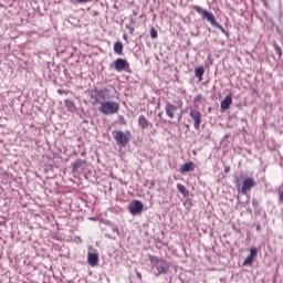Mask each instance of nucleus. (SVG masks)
Wrapping results in <instances>:
<instances>
[{
	"label": "nucleus",
	"mask_w": 283,
	"mask_h": 283,
	"mask_svg": "<svg viewBox=\"0 0 283 283\" xmlns=\"http://www.w3.org/2000/svg\"><path fill=\"white\" fill-rule=\"evenodd\" d=\"M97 96H99V98H105V92L104 91L97 92Z\"/></svg>",
	"instance_id": "c756f323"
},
{
	"label": "nucleus",
	"mask_w": 283,
	"mask_h": 283,
	"mask_svg": "<svg viewBox=\"0 0 283 283\" xmlns=\"http://www.w3.org/2000/svg\"><path fill=\"white\" fill-rule=\"evenodd\" d=\"M64 105H65V107H67L69 112L76 111V106L74 105V102L72 99H65Z\"/></svg>",
	"instance_id": "aec40b11"
},
{
	"label": "nucleus",
	"mask_w": 283,
	"mask_h": 283,
	"mask_svg": "<svg viewBox=\"0 0 283 283\" xmlns=\"http://www.w3.org/2000/svg\"><path fill=\"white\" fill-rule=\"evenodd\" d=\"M258 182H255L254 178H249V189H253V187H256Z\"/></svg>",
	"instance_id": "a878e982"
},
{
	"label": "nucleus",
	"mask_w": 283,
	"mask_h": 283,
	"mask_svg": "<svg viewBox=\"0 0 283 283\" xmlns=\"http://www.w3.org/2000/svg\"><path fill=\"white\" fill-rule=\"evenodd\" d=\"M87 264H90V266H98V253L88 252Z\"/></svg>",
	"instance_id": "9b49d317"
},
{
	"label": "nucleus",
	"mask_w": 283,
	"mask_h": 283,
	"mask_svg": "<svg viewBox=\"0 0 283 283\" xmlns=\"http://www.w3.org/2000/svg\"><path fill=\"white\" fill-rule=\"evenodd\" d=\"M111 69L116 72H127V74H132V67L129 62L125 59L118 57L111 63Z\"/></svg>",
	"instance_id": "39448f33"
},
{
	"label": "nucleus",
	"mask_w": 283,
	"mask_h": 283,
	"mask_svg": "<svg viewBox=\"0 0 283 283\" xmlns=\"http://www.w3.org/2000/svg\"><path fill=\"white\" fill-rule=\"evenodd\" d=\"M98 112L104 114V116H112V114H118L120 109V104L116 101H104L99 103Z\"/></svg>",
	"instance_id": "f03ea898"
},
{
	"label": "nucleus",
	"mask_w": 283,
	"mask_h": 283,
	"mask_svg": "<svg viewBox=\"0 0 283 283\" xmlns=\"http://www.w3.org/2000/svg\"><path fill=\"white\" fill-rule=\"evenodd\" d=\"M91 98H92V104L93 105H98V103L101 104V102L98 101V93L96 94V93H92L91 94Z\"/></svg>",
	"instance_id": "4be33fe9"
},
{
	"label": "nucleus",
	"mask_w": 283,
	"mask_h": 283,
	"mask_svg": "<svg viewBox=\"0 0 283 283\" xmlns=\"http://www.w3.org/2000/svg\"><path fill=\"white\" fill-rule=\"evenodd\" d=\"M219 283H229V281H227V279H224V277H221V279L219 280Z\"/></svg>",
	"instance_id": "f704fd0d"
},
{
	"label": "nucleus",
	"mask_w": 283,
	"mask_h": 283,
	"mask_svg": "<svg viewBox=\"0 0 283 283\" xmlns=\"http://www.w3.org/2000/svg\"><path fill=\"white\" fill-rule=\"evenodd\" d=\"M134 25H136V20L134 18H130V24H126V30H129V34H134Z\"/></svg>",
	"instance_id": "412c9836"
},
{
	"label": "nucleus",
	"mask_w": 283,
	"mask_h": 283,
	"mask_svg": "<svg viewBox=\"0 0 283 283\" xmlns=\"http://www.w3.org/2000/svg\"><path fill=\"white\" fill-rule=\"evenodd\" d=\"M177 190L180 195L184 196V198H189V190H187V187L182 184H177Z\"/></svg>",
	"instance_id": "dca6fc26"
},
{
	"label": "nucleus",
	"mask_w": 283,
	"mask_h": 283,
	"mask_svg": "<svg viewBox=\"0 0 283 283\" xmlns=\"http://www.w3.org/2000/svg\"><path fill=\"white\" fill-rule=\"evenodd\" d=\"M124 39H127V35H124Z\"/></svg>",
	"instance_id": "79ce46f5"
},
{
	"label": "nucleus",
	"mask_w": 283,
	"mask_h": 283,
	"mask_svg": "<svg viewBox=\"0 0 283 283\" xmlns=\"http://www.w3.org/2000/svg\"><path fill=\"white\" fill-rule=\"evenodd\" d=\"M112 136L119 147H127L129 144V132L124 133L123 130H113Z\"/></svg>",
	"instance_id": "423d86ee"
},
{
	"label": "nucleus",
	"mask_w": 283,
	"mask_h": 283,
	"mask_svg": "<svg viewBox=\"0 0 283 283\" xmlns=\"http://www.w3.org/2000/svg\"><path fill=\"white\" fill-rule=\"evenodd\" d=\"M176 109H178L176 105L171 104L170 102L166 103L165 112L168 118H174V112H176Z\"/></svg>",
	"instance_id": "ddd939ff"
},
{
	"label": "nucleus",
	"mask_w": 283,
	"mask_h": 283,
	"mask_svg": "<svg viewBox=\"0 0 283 283\" xmlns=\"http://www.w3.org/2000/svg\"><path fill=\"white\" fill-rule=\"evenodd\" d=\"M138 125L142 129H147V127H154V124L149 123V119L145 115L138 117Z\"/></svg>",
	"instance_id": "f8f14e48"
},
{
	"label": "nucleus",
	"mask_w": 283,
	"mask_h": 283,
	"mask_svg": "<svg viewBox=\"0 0 283 283\" xmlns=\"http://www.w3.org/2000/svg\"><path fill=\"white\" fill-rule=\"evenodd\" d=\"M190 118L193 120V127L197 132L200 129V125L202 124V113L198 109L190 111Z\"/></svg>",
	"instance_id": "0eeeda50"
},
{
	"label": "nucleus",
	"mask_w": 283,
	"mask_h": 283,
	"mask_svg": "<svg viewBox=\"0 0 283 283\" xmlns=\"http://www.w3.org/2000/svg\"><path fill=\"white\" fill-rule=\"evenodd\" d=\"M119 120H120V124H122V125H125V117L120 116V117H119Z\"/></svg>",
	"instance_id": "c9c22d12"
},
{
	"label": "nucleus",
	"mask_w": 283,
	"mask_h": 283,
	"mask_svg": "<svg viewBox=\"0 0 283 283\" xmlns=\"http://www.w3.org/2000/svg\"><path fill=\"white\" fill-rule=\"evenodd\" d=\"M252 207H254V209H258L260 207V201L253 199L252 200Z\"/></svg>",
	"instance_id": "cd10ccee"
},
{
	"label": "nucleus",
	"mask_w": 283,
	"mask_h": 283,
	"mask_svg": "<svg viewBox=\"0 0 283 283\" xmlns=\"http://www.w3.org/2000/svg\"><path fill=\"white\" fill-rule=\"evenodd\" d=\"M136 275H137L138 280H143V274L140 272L136 271Z\"/></svg>",
	"instance_id": "473e14b6"
},
{
	"label": "nucleus",
	"mask_w": 283,
	"mask_h": 283,
	"mask_svg": "<svg viewBox=\"0 0 283 283\" xmlns=\"http://www.w3.org/2000/svg\"><path fill=\"white\" fill-rule=\"evenodd\" d=\"M237 187L239 188L240 196H247L249 191V178L242 180V177L237 178Z\"/></svg>",
	"instance_id": "1a4fd4ad"
},
{
	"label": "nucleus",
	"mask_w": 283,
	"mask_h": 283,
	"mask_svg": "<svg viewBox=\"0 0 283 283\" xmlns=\"http://www.w3.org/2000/svg\"><path fill=\"white\" fill-rule=\"evenodd\" d=\"M273 48H274L276 54L279 55V59H282V54H283L282 48H280V45H277V43H274Z\"/></svg>",
	"instance_id": "5701e85b"
},
{
	"label": "nucleus",
	"mask_w": 283,
	"mask_h": 283,
	"mask_svg": "<svg viewBox=\"0 0 283 283\" xmlns=\"http://www.w3.org/2000/svg\"><path fill=\"white\" fill-rule=\"evenodd\" d=\"M112 231H113V233H117V235L120 233L118 231V226H112Z\"/></svg>",
	"instance_id": "c85d7f7f"
},
{
	"label": "nucleus",
	"mask_w": 283,
	"mask_h": 283,
	"mask_svg": "<svg viewBox=\"0 0 283 283\" xmlns=\"http://www.w3.org/2000/svg\"><path fill=\"white\" fill-rule=\"evenodd\" d=\"M256 210L255 211H258V208H255Z\"/></svg>",
	"instance_id": "c03bdc74"
},
{
	"label": "nucleus",
	"mask_w": 283,
	"mask_h": 283,
	"mask_svg": "<svg viewBox=\"0 0 283 283\" xmlns=\"http://www.w3.org/2000/svg\"><path fill=\"white\" fill-rule=\"evenodd\" d=\"M77 3H90V1H93V0H76Z\"/></svg>",
	"instance_id": "7c9ffc66"
},
{
	"label": "nucleus",
	"mask_w": 283,
	"mask_h": 283,
	"mask_svg": "<svg viewBox=\"0 0 283 283\" xmlns=\"http://www.w3.org/2000/svg\"><path fill=\"white\" fill-rule=\"evenodd\" d=\"M114 52L118 56H120V54H123V42H120V41L115 42V44H114Z\"/></svg>",
	"instance_id": "6ab92c4d"
},
{
	"label": "nucleus",
	"mask_w": 283,
	"mask_h": 283,
	"mask_svg": "<svg viewBox=\"0 0 283 283\" xmlns=\"http://www.w3.org/2000/svg\"><path fill=\"white\" fill-rule=\"evenodd\" d=\"M193 169H196V164H193V161H189V163L184 164L180 167L179 171H180V174H187L189 171H193Z\"/></svg>",
	"instance_id": "4468645a"
},
{
	"label": "nucleus",
	"mask_w": 283,
	"mask_h": 283,
	"mask_svg": "<svg viewBox=\"0 0 283 283\" xmlns=\"http://www.w3.org/2000/svg\"><path fill=\"white\" fill-rule=\"evenodd\" d=\"M233 103V97L231 95H227L222 101H221V109L227 111L229 107H231V104Z\"/></svg>",
	"instance_id": "2eb2a0df"
},
{
	"label": "nucleus",
	"mask_w": 283,
	"mask_h": 283,
	"mask_svg": "<svg viewBox=\"0 0 283 283\" xmlns=\"http://www.w3.org/2000/svg\"><path fill=\"white\" fill-rule=\"evenodd\" d=\"M148 260L151 266H154V269H156L157 271L156 277H158L159 275H167L169 273V269H171V263H169L167 260L158 258L154 254H149Z\"/></svg>",
	"instance_id": "f257e3e1"
},
{
	"label": "nucleus",
	"mask_w": 283,
	"mask_h": 283,
	"mask_svg": "<svg viewBox=\"0 0 283 283\" xmlns=\"http://www.w3.org/2000/svg\"><path fill=\"white\" fill-rule=\"evenodd\" d=\"M230 170H231V167L224 166V174H229Z\"/></svg>",
	"instance_id": "2f4dec72"
},
{
	"label": "nucleus",
	"mask_w": 283,
	"mask_h": 283,
	"mask_svg": "<svg viewBox=\"0 0 283 283\" xmlns=\"http://www.w3.org/2000/svg\"><path fill=\"white\" fill-rule=\"evenodd\" d=\"M150 36L153 39H158V31L155 28L150 29Z\"/></svg>",
	"instance_id": "bb28decb"
},
{
	"label": "nucleus",
	"mask_w": 283,
	"mask_h": 283,
	"mask_svg": "<svg viewBox=\"0 0 283 283\" xmlns=\"http://www.w3.org/2000/svg\"><path fill=\"white\" fill-rule=\"evenodd\" d=\"M64 74H67V70H64Z\"/></svg>",
	"instance_id": "ea45409f"
},
{
	"label": "nucleus",
	"mask_w": 283,
	"mask_h": 283,
	"mask_svg": "<svg viewBox=\"0 0 283 283\" xmlns=\"http://www.w3.org/2000/svg\"><path fill=\"white\" fill-rule=\"evenodd\" d=\"M85 165H87L85 159L77 158L72 163V174H78L81 169H85Z\"/></svg>",
	"instance_id": "9d476101"
},
{
	"label": "nucleus",
	"mask_w": 283,
	"mask_h": 283,
	"mask_svg": "<svg viewBox=\"0 0 283 283\" xmlns=\"http://www.w3.org/2000/svg\"><path fill=\"white\" fill-rule=\"evenodd\" d=\"M255 258H258V248H251L250 255H249V264H253V262L255 261Z\"/></svg>",
	"instance_id": "f3484780"
},
{
	"label": "nucleus",
	"mask_w": 283,
	"mask_h": 283,
	"mask_svg": "<svg viewBox=\"0 0 283 283\" xmlns=\"http://www.w3.org/2000/svg\"><path fill=\"white\" fill-rule=\"evenodd\" d=\"M195 75L198 81H202V76H205V66H198L195 69Z\"/></svg>",
	"instance_id": "a211bd4d"
},
{
	"label": "nucleus",
	"mask_w": 283,
	"mask_h": 283,
	"mask_svg": "<svg viewBox=\"0 0 283 283\" xmlns=\"http://www.w3.org/2000/svg\"><path fill=\"white\" fill-rule=\"evenodd\" d=\"M260 229H261V227H260V226H258V227H256V231H260Z\"/></svg>",
	"instance_id": "58836bf2"
},
{
	"label": "nucleus",
	"mask_w": 283,
	"mask_h": 283,
	"mask_svg": "<svg viewBox=\"0 0 283 283\" xmlns=\"http://www.w3.org/2000/svg\"><path fill=\"white\" fill-rule=\"evenodd\" d=\"M144 207L143 201L135 200L129 205L128 211L132 216H138V213H143Z\"/></svg>",
	"instance_id": "6e6552de"
},
{
	"label": "nucleus",
	"mask_w": 283,
	"mask_h": 283,
	"mask_svg": "<svg viewBox=\"0 0 283 283\" xmlns=\"http://www.w3.org/2000/svg\"><path fill=\"white\" fill-rule=\"evenodd\" d=\"M247 264H249V256H247L243 261V266H247Z\"/></svg>",
	"instance_id": "72a5a7b5"
},
{
	"label": "nucleus",
	"mask_w": 283,
	"mask_h": 283,
	"mask_svg": "<svg viewBox=\"0 0 283 283\" xmlns=\"http://www.w3.org/2000/svg\"><path fill=\"white\" fill-rule=\"evenodd\" d=\"M57 93L59 94H63V90H57Z\"/></svg>",
	"instance_id": "4c0bfd02"
},
{
	"label": "nucleus",
	"mask_w": 283,
	"mask_h": 283,
	"mask_svg": "<svg viewBox=\"0 0 283 283\" xmlns=\"http://www.w3.org/2000/svg\"><path fill=\"white\" fill-rule=\"evenodd\" d=\"M192 10H196L198 14L202 17L208 23L212 25V28H216L218 25V21L216 20V15H213L212 12H209L207 9H202V7L198 4L191 6Z\"/></svg>",
	"instance_id": "7ed1b4c3"
},
{
	"label": "nucleus",
	"mask_w": 283,
	"mask_h": 283,
	"mask_svg": "<svg viewBox=\"0 0 283 283\" xmlns=\"http://www.w3.org/2000/svg\"><path fill=\"white\" fill-rule=\"evenodd\" d=\"M184 207H185V209H187L189 211L191 209V207H193V203L191 202V199H187L184 202Z\"/></svg>",
	"instance_id": "393cba45"
},
{
	"label": "nucleus",
	"mask_w": 283,
	"mask_h": 283,
	"mask_svg": "<svg viewBox=\"0 0 283 283\" xmlns=\"http://www.w3.org/2000/svg\"><path fill=\"white\" fill-rule=\"evenodd\" d=\"M217 30H220L222 32V34H224L227 36V39H229V32L227 30H224V28L222 25H220V23L217 24Z\"/></svg>",
	"instance_id": "b1692460"
},
{
	"label": "nucleus",
	"mask_w": 283,
	"mask_h": 283,
	"mask_svg": "<svg viewBox=\"0 0 283 283\" xmlns=\"http://www.w3.org/2000/svg\"><path fill=\"white\" fill-rule=\"evenodd\" d=\"M202 98V95H197L196 101H200Z\"/></svg>",
	"instance_id": "e433bc0d"
},
{
	"label": "nucleus",
	"mask_w": 283,
	"mask_h": 283,
	"mask_svg": "<svg viewBox=\"0 0 283 283\" xmlns=\"http://www.w3.org/2000/svg\"><path fill=\"white\" fill-rule=\"evenodd\" d=\"M159 117H161L163 116V113H159V115H158Z\"/></svg>",
	"instance_id": "a19ab883"
},
{
	"label": "nucleus",
	"mask_w": 283,
	"mask_h": 283,
	"mask_svg": "<svg viewBox=\"0 0 283 283\" xmlns=\"http://www.w3.org/2000/svg\"><path fill=\"white\" fill-rule=\"evenodd\" d=\"M192 10H196L198 14L202 17L208 23L212 25V28H216L218 25V21L216 20V15H213L212 12H209L207 9H202V7L198 4L191 6Z\"/></svg>",
	"instance_id": "20e7f679"
},
{
	"label": "nucleus",
	"mask_w": 283,
	"mask_h": 283,
	"mask_svg": "<svg viewBox=\"0 0 283 283\" xmlns=\"http://www.w3.org/2000/svg\"><path fill=\"white\" fill-rule=\"evenodd\" d=\"M226 138H229V136H228V135H226Z\"/></svg>",
	"instance_id": "37998d69"
}]
</instances>
